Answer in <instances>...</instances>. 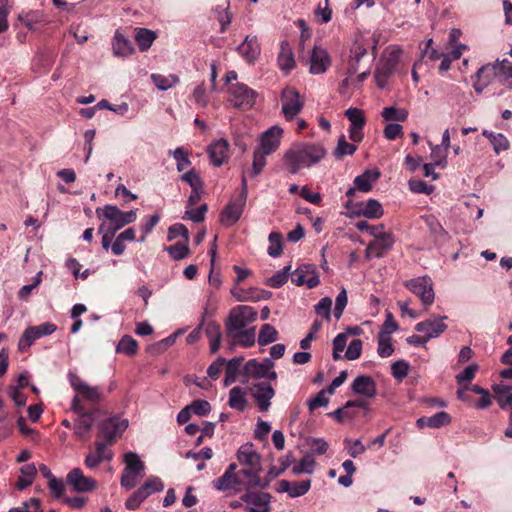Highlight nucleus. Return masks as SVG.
I'll return each mask as SVG.
<instances>
[{"label":"nucleus","instance_id":"nucleus-1","mask_svg":"<svg viewBox=\"0 0 512 512\" xmlns=\"http://www.w3.org/2000/svg\"><path fill=\"white\" fill-rule=\"evenodd\" d=\"M326 156L325 148L320 144L301 143L289 149L285 155V164L291 174L303 168H310Z\"/></svg>","mask_w":512,"mask_h":512},{"label":"nucleus","instance_id":"nucleus-2","mask_svg":"<svg viewBox=\"0 0 512 512\" xmlns=\"http://www.w3.org/2000/svg\"><path fill=\"white\" fill-rule=\"evenodd\" d=\"M237 464L231 463L224 474L213 480L212 485L218 491H234L249 490L252 488H265L267 482H255L252 475L248 472H242V469L236 472Z\"/></svg>","mask_w":512,"mask_h":512},{"label":"nucleus","instance_id":"nucleus-3","mask_svg":"<svg viewBox=\"0 0 512 512\" xmlns=\"http://www.w3.org/2000/svg\"><path fill=\"white\" fill-rule=\"evenodd\" d=\"M96 215L101 221L99 232L105 231L114 236L117 231L124 226L133 223L137 219V210H130L124 212L115 205H104L103 207L96 208Z\"/></svg>","mask_w":512,"mask_h":512},{"label":"nucleus","instance_id":"nucleus-4","mask_svg":"<svg viewBox=\"0 0 512 512\" xmlns=\"http://www.w3.org/2000/svg\"><path fill=\"white\" fill-rule=\"evenodd\" d=\"M68 379L71 387L76 391V395L73 397L71 403V409L74 412H82V410H84L81 404L82 401L96 404L101 400L102 392L99 387L89 385L72 372L68 374Z\"/></svg>","mask_w":512,"mask_h":512},{"label":"nucleus","instance_id":"nucleus-5","mask_svg":"<svg viewBox=\"0 0 512 512\" xmlns=\"http://www.w3.org/2000/svg\"><path fill=\"white\" fill-rule=\"evenodd\" d=\"M257 318V311L248 305H237L233 307L225 321L227 335H234L238 331L248 329L249 325Z\"/></svg>","mask_w":512,"mask_h":512},{"label":"nucleus","instance_id":"nucleus-6","mask_svg":"<svg viewBox=\"0 0 512 512\" xmlns=\"http://www.w3.org/2000/svg\"><path fill=\"white\" fill-rule=\"evenodd\" d=\"M124 463L120 484L125 490H131L137 485L139 477L144 472L145 464L135 452L124 454Z\"/></svg>","mask_w":512,"mask_h":512},{"label":"nucleus","instance_id":"nucleus-7","mask_svg":"<svg viewBox=\"0 0 512 512\" xmlns=\"http://www.w3.org/2000/svg\"><path fill=\"white\" fill-rule=\"evenodd\" d=\"M368 47L369 42L364 37L358 36L355 38L351 45L349 56L345 61L347 76L342 81V86H347L350 81H352V76H354L359 69L360 61L367 55Z\"/></svg>","mask_w":512,"mask_h":512},{"label":"nucleus","instance_id":"nucleus-8","mask_svg":"<svg viewBox=\"0 0 512 512\" xmlns=\"http://www.w3.org/2000/svg\"><path fill=\"white\" fill-rule=\"evenodd\" d=\"M237 459L240 465L244 466L242 472L250 473L255 482H262L259 475L261 471L260 455L252 443H246L238 449Z\"/></svg>","mask_w":512,"mask_h":512},{"label":"nucleus","instance_id":"nucleus-9","mask_svg":"<svg viewBox=\"0 0 512 512\" xmlns=\"http://www.w3.org/2000/svg\"><path fill=\"white\" fill-rule=\"evenodd\" d=\"M401 53V49L390 47L387 54L380 60L374 74L376 85L379 88L383 89L386 86L388 77L396 68Z\"/></svg>","mask_w":512,"mask_h":512},{"label":"nucleus","instance_id":"nucleus-10","mask_svg":"<svg viewBox=\"0 0 512 512\" xmlns=\"http://www.w3.org/2000/svg\"><path fill=\"white\" fill-rule=\"evenodd\" d=\"M281 112L287 121H292L302 111L304 100L299 92L293 87H286L282 90Z\"/></svg>","mask_w":512,"mask_h":512},{"label":"nucleus","instance_id":"nucleus-11","mask_svg":"<svg viewBox=\"0 0 512 512\" xmlns=\"http://www.w3.org/2000/svg\"><path fill=\"white\" fill-rule=\"evenodd\" d=\"M404 286L414 295L419 297L424 306L429 307L433 304L435 293L433 289V282L430 277L420 276L409 279L404 282Z\"/></svg>","mask_w":512,"mask_h":512},{"label":"nucleus","instance_id":"nucleus-12","mask_svg":"<svg viewBox=\"0 0 512 512\" xmlns=\"http://www.w3.org/2000/svg\"><path fill=\"white\" fill-rule=\"evenodd\" d=\"M228 101L236 108L249 109L256 101L257 92L243 83H234L228 87Z\"/></svg>","mask_w":512,"mask_h":512},{"label":"nucleus","instance_id":"nucleus-13","mask_svg":"<svg viewBox=\"0 0 512 512\" xmlns=\"http://www.w3.org/2000/svg\"><path fill=\"white\" fill-rule=\"evenodd\" d=\"M57 327L51 322H46L38 326L28 327L22 334L19 342L18 349L20 351H27L30 346L39 338L48 336L56 331Z\"/></svg>","mask_w":512,"mask_h":512},{"label":"nucleus","instance_id":"nucleus-14","mask_svg":"<svg viewBox=\"0 0 512 512\" xmlns=\"http://www.w3.org/2000/svg\"><path fill=\"white\" fill-rule=\"evenodd\" d=\"M128 427V420L120 416H113L99 425L100 433L106 444H112Z\"/></svg>","mask_w":512,"mask_h":512},{"label":"nucleus","instance_id":"nucleus-15","mask_svg":"<svg viewBox=\"0 0 512 512\" xmlns=\"http://www.w3.org/2000/svg\"><path fill=\"white\" fill-rule=\"evenodd\" d=\"M66 482L77 493H88L97 488L96 480L86 476L80 468L72 469L66 476Z\"/></svg>","mask_w":512,"mask_h":512},{"label":"nucleus","instance_id":"nucleus-16","mask_svg":"<svg viewBox=\"0 0 512 512\" xmlns=\"http://www.w3.org/2000/svg\"><path fill=\"white\" fill-rule=\"evenodd\" d=\"M345 116L350 122L349 138L353 142H361L364 137L363 129L366 124L364 112L359 108L350 107L345 111Z\"/></svg>","mask_w":512,"mask_h":512},{"label":"nucleus","instance_id":"nucleus-17","mask_svg":"<svg viewBox=\"0 0 512 512\" xmlns=\"http://www.w3.org/2000/svg\"><path fill=\"white\" fill-rule=\"evenodd\" d=\"M309 72L313 75L325 73L331 66V58L328 51L321 47L315 46L308 60Z\"/></svg>","mask_w":512,"mask_h":512},{"label":"nucleus","instance_id":"nucleus-18","mask_svg":"<svg viewBox=\"0 0 512 512\" xmlns=\"http://www.w3.org/2000/svg\"><path fill=\"white\" fill-rule=\"evenodd\" d=\"M282 136L283 129L280 126H271L261 134L257 149L263 151L264 154H272L279 148Z\"/></svg>","mask_w":512,"mask_h":512},{"label":"nucleus","instance_id":"nucleus-19","mask_svg":"<svg viewBox=\"0 0 512 512\" xmlns=\"http://www.w3.org/2000/svg\"><path fill=\"white\" fill-rule=\"evenodd\" d=\"M394 242V235L391 232H386L367 245L365 250L366 258L371 259L383 257L392 249Z\"/></svg>","mask_w":512,"mask_h":512},{"label":"nucleus","instance_id":"nucleus-20","mask_svg":"<svg viewBox=\"0 0 512 512\" xmlns=\"http://www.w3.org/2000/svg\"><path fill=\"white\" fill-rule=\"evenodd\" d=\"M446 318V316H434L417 323L415 330L423 333L428 341L432 338H437L447 329V325L444 323Z\"/></svg>","mask_w":512,"mask_h":512},{"label":"nucleus","instance_id":"nucleus-21","mask_svg":"<svg viewBox=\"0 0 512 512\" xmlns=\"http://www.w3.org/2000/svg\"><path fill=\"white\" fill-rule=\"evenodd\" d=\"M246 200L243 197L232 198L224 207L220 215V221L225 226H232L240 219Z\"/></svg>","mask_w":512,"mask_h":512},{"label":"nucleus","instance_id":"nucleus-22","mask_svg":"<svg viewBox=\"0 0 512 512\" xmlns=\"http://www.w3.org/2000/svg\"><path fill=\"white\" fill-rule=\"evenodd\" d=\"M292 282L296 286L306 285L310 289L318 286L320 280L316 267L312 264H305L298 267L293 273Z\"/></svg>","mask_w":512,"mask_h":512},{"label":"nucleus","instance_id":"nucleus-23","mask_svg":"<svg viewBox=\"0 0 512 512\" xmlns=\"http://www.w3.org/2000/svg\"><path fill=\"white\" fill-rule=\"evenodd\" d=\"M274 363L271 359L266 358L263 362L251 359L246 362L243 367V383H248L251 378L262 379L266 377L268 368H273Z\"/></svg>","mask_w":512,"mask_h":512},{"label":"nucleus","instance_id":"nucleus-24","mask_svg":"<svg viewBox=\"0 0 512 512\" xmlns=\"http://www.w3.org/2000/svg\"><path fill=\"white\" fill-rule=\"evenodd\" d=\"M240 499L249 505L248 512H270L269 493L247 491Z\"/></svg>","mask_w":512,"mask_h":512},{"label":"nucleus","instance_id":"nucleus-25","mask_svg":"<svg viewBox=\"0 0 512 512\" xmlns=\"http://www.w3.org/2000/svg\"><path fill=\"white\" fill-rule=\"evenodd\" d=\"M254 392L252 393L255 402L260 411H267L271 406V399L275 395V390L271 384L267 382H260L254 384Z\"/></svg>","mask_w":512,"mask_h":512},{"label":"nucleus","instance_id":"nucleus-26","mask_svg":"<svg viewBox=\"0 0 512 512\" xmlns=\"http://www.w3.org/2000/svg\"><path fill=\"white\" fill-rule=\"evenodd\" d=\"M311 487V480L288 481L281 480L278 483L277 491L287 493L291 498L305 495Z\"/></svg>","mask_w":512,"mask_h":512},{"label":"nucleus","instance_id":"nucleus-27","mask_svg":"<svg viewBox=\"0 0 512 512\" xmlns=\"http://www.w3.org/2000/svg\"><path fill=\"white\" fill-rule=\"evenodd\" d=\"M237 51L247 63H253L261 53V47L256 36H246L237 47Z\"/></svg>","mask_w":512,"mask_h":512},{"label":"nucleus","instance_id":"nucleus-28","mask_svg":"<svg viewBox=\"0 0 512 512\" xmlns=\"http://www.w3.org/2000/svg\"><path fill=\"white\" fill-rule=\"evenodd\" d=\"M493 80H496V73L493 63L483 65L478 69L474 76L473 88L480 94L482 91L489 86Z\"/></svg>","mask_w":512,"mask_h":512},{"label":"nucleus","instance_id":"nucleus-29","mask_svg":"<svg viewBox=\"0 0 512 512\" xmlns=\"http://www.w3.org/2000/svg\"><path fill=\"white\" fill-rule=\"evenodd\" d=\"M208 154L214 166L220 167L229 159V143L225 139L213 142L208 148Z\"/></svg>","mask_w":512,"mask_h":512},{"label":"nucleus","instance_id":"nucleus-30","mask_svg":"<svg viewBox=\"0 0 512 512\" xmlns=\"http://www.w3.org/2000/svg\"><path fill=\"white\" fill-rule=\"evenodd\" d=\"M107 445L102 442L95 443V451L88 453L84 461L89 469H94L103 461L112 459L113 452L107 449Z\"/></svg>","mask_w":512,"mask_h":512},{"label":"nucleus","instance_id":"nucleus-31","mask_svg":"<svg viewBox=\"0 0 512 512\" xmlns=\"http://www.w3.org/2000/svg\"><path fill=\"white\" fill-rule=\"evenodd\" d=\"M351 389L355 394L373 398L377 394L376 383L370 376L360 375L356 377L352 384Z\"/></svg>","mask_w":512,"mask_h":512},{"label":"nucleus","instance_id":"nucleus-32","mask_svg":"<svg viewBox=\"0 0 512 512\" xmlns=\"http://www.w3.org/2000/svg\"><path fill=\"white\" fill-rule=\"evenodd\" d=\"M76 413L79 416L75 420V423L73 426L74 433L81 439H86L88 433L90 432V430L93 426V422H94L93 414L91 412H86L84 410H82V412H76Z\"/></svg>","mask_w":512,"mask_h":512},{"label":"nucleus","instance_id":"nucleus-33","mask_svg":"<svg viewBox=\"0 0 512 512\" xmlns=\"http://www.w3.org/2000/svg\"><path fill=\"white\" fill-rule=\"evenodd\" d=\"M451 422V416L445 412L440 411L429 417H421L417 420V426L419 428H440L447 426Z\"/></svg>","mask_w":512,"mask_h":512},{"label":"nucleus","instance_id":"nucleus-34","mask_svg":"<svg viewBox=\"0 0 512 512\" xmlns=\"http://www.w3.org/2000/svg\"><path fill=\"white\" fill-rule=\"evenodd\" d=\"M277 61L280 69L285 73L290 72L295 67L294 54L290 44L286 40L281 42Z\"/></svg>","mask_w":512,"mask_h":512},{"label":"nucleus","instance_id":"nucleus-35","mask_svg":"<svg viewBox=\"0 0 512 512\" xmlns=\"http://www.w3.org/2000/svg\"><path fill=\"white\" fill-rule=\"evenodd\" d=\"M113 53L118 57H128L134 53L132 42L119 31L115 32L112 42Z\"/></svg>","mask_w":512,"mask_h":512},{"label":"nucleus","instance_id":"nucleus-36","mask_svg":"<svg viewBox=\"0 0 512 512\" xmlns=\"http://www.w3.org/2000/svg\"><path fill=\"white\" fill-rule=\"evenodd\" d=\"M379 177L380 172L378 170H365L354 179V185L358 191L367 193L372 189L373 184L377 182Z\"/></svg>","mask_w":512,"mask_h":512},{"label":"nucleus","instance_id":"nucleus-37","mask_svg":"<svg viewBox=\"0 0 512 512\" xmlns=\"http://www.w3.org/2000/svg\"><path fill=\"white\" fill-rule=\"evenodd\" d=\"M358 207V214L369 219H379L384 214L381 203L376 199H369L366 202H361L358 204Z\"/></svg>","mask_w":512,"mask_h":512},{"label":"nucleus","instance_id":"nucleus-38","mask_svg":"<svg viewBox=\"0 0 512 512\" xmlns=\"http://www.w3.org/2000/svg\"><path fill=\"white\" fill-rule=\"evenodd\" d=\"M36 474L37 468L34 463L24 464L20 468V474L16 483V488L21 491L32 485Z\"/></svg>","mask_w":512,"mask_h":512},{"label":"nucleus","instance_id":"nucleus-39","mask_svg":"<svg viewBox=\"0 0 512 512\" xmlns=\"http://www.w3.org/2000/svg\"><path fill=\"white\" fill-rule=\"evenodd\" d=\"M228 405L237 411H244L248 405L246 391L239 386L233 387L229 392Z\"/></svg>","mask_w":512,"mask_h":512},{"label":"nucleus","instance_id":"nucleus-40","mask_svg":"<svg viewBox=\"0 0 512 512\" xmlns=\"http://www.w3.org/2000/svg\"><path fill=\"white\" fill-rule=\"evenodd\" d=\"M205 333L210 342V352L215 354L220 348L221 327L214 321H210L205 326Z\"/></svg>","mask_w":512,"mask_h":512},{"label":"nucleus","instance_id":"nucleus-41","mask_svg":"<svg viewBox=\"0 0 512 512\" xmlns=\"http://www.w3.org/2000/svg\"><path fill=\"white\" fill-rule=\"evenodd\" d=\"M496 73V80L503 85L509 84L512 80V62L507 59L497 60L493 63Z\"/></svg>","mask_w":512,"mask_h":512},{"label":"nucleus","instance_id":"nucleus-42","mask_svg":"<svg viewBox=\"0 0 512 512\" xmlns=\"http://www.w3.org/2000/svg\"><path fill=\"white\" fill-rule=\"evenodd\" d=\"M242 360L243 359L240 357H234L226 363L225 377L223 381L225 387H228L236 381Z\"/></svg>","mask_w":512,"mask_h":512},{"label":"nucleus","instance_id":"nucleus-43","mask_svg":"<svg viewBox=\"0 0 512 512\" xmlns=\"http://www.w3.org/2000/svg\"><path fill=\"white\" fill-rule=\"evenodd\" d=\"M235 344H239L244 347H251L255 343L256 329L250 327L245 330L238 331L234 335H227Z\"/></svg>","mask_w":512,"mask_h":512},{"label":"nucleus","instance_id":"nucleus-44","mask_svg":"<svg viewBox=\"0 0 512 512\" xmlns=\"http://www.w3.org/2000/svg\"><path fill=\"white\" fill-rule=\"evenodd\" d=\"M151 80L153 84L160 91H166L172 87H174L179 82V77L175 74H170L168 76L162 74H151Z\"/></svg>","mask_w":512,"mask_h":512},{"label":"nucleus","instance_id":"nucleus-45","mask_svg":"<svg viewBox=\"0 0 512 512\" xmlns=\"http://www.w3.org/2000/svg\"><path fill=\"white\" fill-rule=\"evenodd\" d=\"M163 489L164 483L162 480L159 477L151 476L137 490L142 495H145V498L147 499L150 495L156 492H161Z\"/></svg>","mask_w":512,"mask_h":512},{"label":"nucleus","instance_id":"nucleus-46","mask_svg":"<svg viewBox=\"0 0 512 512\" xmlns=\"http://www.w3.org/2000/svg\"><path fill=\"white\" fill-rule=\"evenodd\" d=\"M155 39V32L146 28H139L135 35V40L141 51L148 50L152 46Z\"/></svg>","mask_w":512,"mask_h":512},{"label":"nucleus","instance_id":"nucleus-47","mask_svg":"<svg viewBox=\"0 0 512 512\" xmlns=\"http://www.w3.org/2000/svg\"><path fill=\"white\" fill-rule=\"evenodd\" d=\"M138 351L137 341L129 335H124L116 346V352L133 356Z\"/></svg>","mask_w":512,"mask_h":512},{"label":"nucleus","instance_id":"nucleus-48","mask_svg":"<svg viewBox=\"0 0 512 512\" xmlns=\"http://www.w3.org/2000/svg\"><path fill=\"white\" fill-rule=\"evenodd\" d=\"M394 352L391 336L386 333H379L377 353L382 358L391 356Z\"/></svg>","mask_w":512,"mask_h":512},{"label":"nucleus","instance_id":"nucleus-49","mask_svg":"<svg viewBox=\"0 0 512 512\" xmlns=\"http://www.w3.org/2000/svg\"><path fill=\"white\" fill-rule=\"evenodd\" d=\"M315 468V459L312 455H305L300 461L293 466L292 474L299 475L302 473L312 474Z\"/></svg>","mask_w":512,"mask_h":512},{"label":"nucleus","instance_id":"nucleus-50","mask_svg":"<svg viewBox=\"0 0 512 512\" xmlns=\"http://www.w3.org/2000/svg\"><path fill=\"white\" fill-rule=\"evenodd\" d=\"M278 332L274 326L270 324H264L258 335V343L261 346L268 345L277 340Z\"/></svg>","mask_w":512,"mask_h":512},{"label":"nucleus","instance_id":"nucleus-51","mask_svg":"<svg viewBox=\"0 0 512 512\" xmlns=\"http://www.w3.org/2000/svg\"><path fill=\"white\" fill-rule=\"evenodd\" d=\"M187 243L188 242L185 241L183 243H176L174 245L165 247L164 250L173 260H182L190 255V250Z\"/></svg>","mask_w":512,"mask_h":512},{"label":"nucleus","instance_id":"nucleus-52","mask_svg":"<svg viewBox=\"0 0 512 512\" xmlns=\"http://www.w3.org/2000/svg\"><path fill=\"white\" fill-rule=\"evenodd\" d=\"M479 369V366L476 363H472L468 365L461 373L456 375V381L458 385L463 386L465 389H468V383H470L477 371Z\"/></svg>","mask_w":512,"mask_h":512},{"label":"nucleus","instance_id":"nucleus-53","mask_svg":"<svg viewBox=\"0 0 512 512\" xmlns=\"http://www.w3.org/2000/svg\"><path fill=\"white\" fill-rule=\"evenodd\" d=\"M381 115L386 121H405L408 117V112L402 108L389 106L383 108Z\"/></svg>","mask_w":512,"mask_h":512},{"label":"nucleus","instance_id":"nucleus-54","mask_svg":"<svg viewBox=\"0 0 512 512\" xmlns=\"http://www.w3.org/2000/svg\"><path fill=\"white\" fill-rule=\"evenodd\" d=\"M357 150V146L355 144L348 143L346 141L345 135H341L338 138L337 146L334 151V156L338 159L347 156L353 155Z\"/></svg>","mask_w":512,"mask_h":512},{"label":"nucleus","instance_id":"nucleus-55","mask_svg":"<svg viewBox=\"0 0 512 512\" xmlns=\"http://www.w3.org/2000/svg\"><path fill=\"white\" fill-rule=\"evenodd\" d=\"M269 246L267 253L269 256L276 258L282 253V235L278 232H271L268 237Z\"/></svg>","mask_w":512,"mask_h":512},{"label":"nucleus","instance_id":"nucleus-56","mask_svg":"<svg viewBox=\"0 0 512 512\" xmlns=\"http://www.w3.org/2000/svg\"><path fill=\"white\" fill-rule=\"evenodd\" d=\"M214 14L216 19L220 23V32H225L228 29L232 20V15L229 12V5H227L226 7H215Z\"/></svg>","mask_w":512,"mask_h":512},{"label":"nucleus","instance_id":"nucleus-57","mask_svg":"<svg viewBox=\"0 0 512 512\" xmlns=\"http://www.w3.org/2000/svg\"><path fill=\"white\" fill-rule=\"evenodd\" d=\"M422 219L433 236L440 238L446 235L444 228L434 215H425Z\"/></svg>","mask_w":512,"mask_h":512},{"label":"nucleus","instance_id":"nucleus-58","mask_svg":"<svg viewBox=\"0 0 512 512\" xmlns=\"http://www.w3.org/2000/svg\"><path fill=\"white\" fill-rule=\"evenodd\" d=\"M171 155L177 163L178 171H184L191 165L188 153L182 147H177L175 150L171 151Z\"/></svg>","mask_w":512,"mask_h":512},{"label":"nucleus","instance_id":"nucleus-59","mask_svg":"<svg viewBox=\"0 0 512 512\" xmlns=\"http://www.w3.org/2000/svg\"><path fill=\"white\" fill-rule=\"evenodd\" d=\"M290 268V266H285L283 269L277 271L268 279L267 284L272 288H279L284 285L288 280Z\"/></svg>","mask_w":512,"mask_h":512},{"label":"nucleus","instance_id":"nucleus-60","mask_svg":"<svg viewBox=\"0 0 512 512\" xmlns=\"http://www.w3.org/2000/svg\"><path fill=\"white\" fill-rule=\"evenodd\" d=\"M269 154H264L263 151L256 149L253 154V164L251 169V175L253 177L259 175L264 167L266 166V157Z\"/></svg>","mask_w":512,"mask_h":512},{"label":"nucleus","instance_id":"nucleus-61","mask_svg":"<svg viewBox=\"0 0 512 512\" xmlns=\"http://www.w3.org/2000/svg\"><path fill=\"white\" fill-rule=\"evenodd\" d=\"M207 209H208V207L206 204H202L196 209L187 208L183 218L191 220L195 223L202 222L205 219Z\"/></svg>","mask_w":512,"mask_h":512},{"label":"nucleus","instance_id":"nucleus-62","mask_svg":"<svg viewBox=\"0 0 512 512\" xmlns=\"http://www.w3.org/2000/svg\"><path fill=\"white\" fill-rule=\"evenodd\" d=\"M178 237H182L185 242H188L189 240V231L185 227V225L181 223H176L169 227L168 229V240L172 241Z\"/></svg>","mask_w":512,"mask_h":512},{"label":"nucleus","instance_id":"nucleus-63","mask_svg":"<svg viewBox=\"0 0 512 512\" xmlns=\"http://www.w3.org/2000/svg\"><path fill=\"white\" fill-rule=\"evenodd\" d=\"M331 306V298L324 297L315 305V312L329 322L331 320Z\"/></svg>","mask_w":512,"mask_h":512},{"label":"nucleus","instance_id":"nucleus-64","mask_svg":"<svg viewBox=\"0 0 512 512\" xmlns=\"http://www.w3.org/2000/svg\"><path fill=\"white\" fill-rule=\"evenodd\" d=\"M347 338V334L345 333H340L334 338L332 356L335 361L340 360L342 358L341 353L346 347Z\"/></svg>","mask_w":512,"mask_h":512}]
</instances>
